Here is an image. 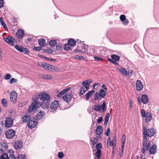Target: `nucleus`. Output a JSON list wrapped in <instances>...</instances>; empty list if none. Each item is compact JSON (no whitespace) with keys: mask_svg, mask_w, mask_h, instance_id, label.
I'll use <instances>...</instances> for the list:
<instances>
[{"mask_svg":"<svg viewBox=\"0 0 159 159\" xmlns=\"http://www.w3.org/2000/svg\"><path fill=\"white\" fill-rule=\"evenodd\" d=\"M40 98L41 95L39 94H36L33 96V102L30 106H29L28 110V111L29 113H30L34 109L38 108L37 105L38 104L39 100L40 99Z\"/></svg>","mask_w":159,"mask_h":159,"instance_id":"f257e3e1","label":"nucleus"},{"mask_svg":"<svg viewBox=\"0 0 159 159\" xmlns=\"http://www.w3.org/2000/svg\"><path fill=\"white\" fill-rule=\"evenodd\" d=\"M143 138H146V139H148L147 136L149 137H152L154 136L155 134L154 129L153 128L147 129L146 127H143Z\"/></svg>","mask_w":159,"mask_h":159,"instance_id":"f03ea898","label":"nucleus"},{"mask_svg":"<svg viewBox=\"0 0 159 159\" xmlns=\"http://www.w3.org/2000/svg\"><path fill=\"white\" fill-rule=\"evenodd\" d=\"M143 146L141 152L144 154L146 152L148 151L151 145V142L146 138H143L142 141Z\"/></svg>","mask_w":159,"mask_h":159,"instance_id":"7ed1b4c3","label":"nucleus"},{"mask_svg":"<svg viewBox=\"0 0 159 159\" xmlns=\"http://www.w3.org/2000/svg\"><path fill=\"white\" fill-rule=\"evenodd\" d=\"M142 117H145V121L147 122H149L151 121L152 118L151 114L150 112L145 113V110L142 109L141 111Z\"/></svg>","mask_w":159,"mask_h":159,"instance_id":"20e7f679","label":"nucleus"},{"mask_svg":"<svg viewBox=\"0 0 159 159\" xmlns=\"http://www.w3.org/2000/svg\"><path fill=\"white\" fill-rule=\"evenodd\" d=\"M106 103L103 102L102 106L101 105H96L94 106L93 109L96 111H99L102 110V112H105L106 111Z\"/></svg>","mask_w":159,"mask_h":159,"instance_id":"39448f33","label":"nucleus"},{"mask_svg":"<svg viewBox=\"0 0 159 159\" xmlns=\"http://www.w3.org/2000/svg\"><path fill=\"white\" fill-rule=\"evenodd\" d=\"M138 101L139 105L142 103L144 104H147L148 101V98L147 95L145 94H142L141 99L139 97L137 98Z\"/></svg>","mask_w":159,"mask_h":159,"instance_id":"423d86ee","label":"nucleus"},{"mask_svg":"<svg viewBox=\"0 0 159 159\" xmlns=\"http://www.w3.org/2000/svg\"><path fill=\"white\" fill-rule=\"evenodd\" d=\"M13 119L11 117L6 118L5 120L4 125L6 128L11 127L13 124Z\"/></svg>","mask_w":159,"mask_h":159,"instance_id":"0eeeda50","label":"nucleus"},{"mask_svg":"<svg viewBox=\"0 0 159 159\" xmlns=\"http://www.w3.org/2000/svg\"><path fill=\"white\" fill-rule=\"evenodd\" d=\"M15 48L17 51L21 52H24L25 54H28L29 53L28 49L25 48L23 46H19V45H15Z\"/></svg>","mask_w":159,"mask_h":159,"instance_id":"6e6552de","label":"nucleus"},{"mask_svg":"<svg viewBox=\"0 0 159 159\" xmlns=\"http://www.w3.org/2000/svg\"><path fill=\"white\" fill-rule=\"evenodd\" d=\"M16 134L15 131L13 129H10L5 133L6 137L7 139H10L14 137Z\"/></svg>","mask_w":159,"mask_h":159,"instance_id":"1a4fd4ad","label":"nucleus"},{"mask_svg":"<svg viewBox=\"0 0 159 159\" xmlns=\"http://www.w3.org/2000/svg\"><path fill=\"white\" fill-rule=\"evenodd\" d=\"M17 98V94L15 91H12L11 93L10 94V99L11 102L14 103H16Z\"/></svg>","mask_w":159,"mask_h":159,"instance_id":"9d476101","label":"nucleus"},{"mask_svg":"<svg viewBox=\"0 0 159 159\" xmlns=\"http://www.w3.org/2000/svg\"><path fill=\"white\" fill-rule=\"evenodd\" d=\"M116 136L115 135L113 139L111 142L110 141V147L112 146V154H114L115 153L116 150Z\"/></svg>","mask_w":159,"mask_h":159,"instance_id":"9b49d317","label":"nucleus"},{"mask_svg":"<svg viewBox=\"0 0 159 159\" xmlns=\"http://www.w3.org/2000/svg\"><path fill=\"white\" fill-rule=\"evenodd\" d=\"M4 40L7 43L13 46L16 40L13 37L9 36L7 38H4Z\"/></svg>","mask_w":159,"mask_h":159,"instance_id":"f8f14e48","label":"nucleus"},{"mask_svg":"<svg viewBox=\"0 0 159 159\" xmlns=\"http://www.w3.org/2000/svg\"><path fill=\"white\" fill-rule=\"evenodd\" d=\"M40 95V100L43 101H46L47 102H49L50 96L48 93H43L42 94Z\"/></svg>","mask_w":159,"mask_h":159,"instance_id":"ddd939ff","label":"nucleus"},{"mask_svg":"<svg viewBox=\"0 0 159 159\" xmlns=\"http://www.w3.org/2000/svg\"><path fill=\"white\" fill-rule=\"evenodd\" d=\"M111 57L112 59H110V62L116 65H118L119 64L116 61L119 60L120 57L117 55H113L111 56Z\"/></svg>","mask_w":159,"mask_h":159,"instance_id":"4468645a","label":"nucleus"},{"mask_svg":"<svg viewBox=\"0 0 159 159\" xmlns=\"http://www.w3.org/2000/svg\"><path fill=\"white\" fill-rule=\"evenodd\" d=\"M8 148V146L6 143L4 141L2 142L0 144V152H2L5 151Z\"/></svg>","mask_w":159,"mask_h":159,"instance_id":"2eb2a0df","label":"nucleus"},{"mask_svg":"<svg viewBox=\"0 0 159 159\" xmlns=\"http://www.w3.org/2000/svg\"><path fill=\"white\" fill-rule=\"evenodd\" d=\"M92 81L91 79H89L84 81L82 83L83 87L86 89V90H88L89 89V84L92 83Z\"/></svg>","mask_w":159,"mask_h":159,"instance_id":"dca6fc26","label":"nucleus"},{"mask_svg":"<svg viewBox=\"0 0 159 159\" xmlns=\"http://www.w3.org/2000/svg\"><path fill=\"white\" fill-rule=\"evenodd\" d=\"M71 98L72 96L71 95V93H69L65 94L62 97L64 101L66 103H68L70 102Z\"/></svg>","mask_w":159,"mask_h":159,"instance_id":"f3484780","label":"nucleus"},{"mask_svg":"<svg viewBox=\"0 0 159 159\" xmlns=\"http://www.w3.org/2000/svg\"><path fill=\"white\" fill-rule=\"evenodd\" d=\"M37 124V122L35 121L30 119L27 125L29 128L32 129Z\"/></svg>","mask_w":159,"mask_h":159,"instance_id":"a211bd4d","label":"nucleus"},{"mask_svg":"<svg viewBox=\"0 0 159 159\" xmlns=\"http://www.w3.org/2000/svg\"><path fill=\"white\" fill-rule=\"evenodd\" d=\"M120 20L122 22L123 24L125 25H127L129 22L127 19H126L125 16L124 15H121L120 16Z\"/></svg>","mask_w":159,"mask_h":159,"instance_id":"6ab92c4d","label":"nucleus"},{"mask_svg":"<svg viewBox=\"0 0 159 159\" xmlns=\"http://www.w3.org/2000/svg\"><path fill=\"white\" fill-rule=\"evenodd\" d=\"M136 87L137 90L141 91L143 88V85L140 80H137L136 84Z\"/></svg>","mask_w":159,"mask_h":159,"instance_id":"aec40b11","label":"nucleus"},{"mask_svg":"<svg viewBox=\"0 0 159 159\" xmlns=\"http://www.w3.org/2000/svg\"><path fill=\"white\" fill-rule=\"evenodd\" d=\"M59 105V101L55 100L52 102L50 105V107L51 109H57Z\"/></svg>","mask_w":159,"mask_h":159,"instance_id":"412c9836","label":"nucleus"},{"mask_svg":"<svg viewBox=\"0 0 159 159\" xmlns=\"http://www.w3.org/2000/svg\"><path fill=\"white\" fill-rule=\"evenodd\" d=\"M23 143L20 140L16 141L14 145V148L17 149L21 148L23 146Z\"/></svg>","mask_w":159,"mask_h":159,"instance_id":"4be33fe9","label":"nucleus"},{"mask_svg":"<svg viewBox=\"0 0 159 159\" xmlns=\"http://www.w3.org/2000/svg\"><path fill=\"white\" fill-rule=\"evenodd\" d=\"M9 159H16V158L13 154H11L9 156ZM18 159H27V158L25 155L20 154L18 155Z\"/></svg>","mask_w":159,"mask_h":159,"instance_id":"5701e85b","label":"nucleus"},{"mask_svg":"<svg viewBox=\"0 0 159 159\" xmlns=\"http://www.w3.org/2000/svg\"><path fill=\"white\" fill-rule=\"evenodd\" d=\"M40 66H42L44 68L51 71L52 65L49 64H47L44 62L41 63Z\"/></svg>","mask_w":159,"mask_h":159,"instance_id":"b1692460","label":"nucleus"},{"mask_svg":"<svg viewBox=\"0 0 159 159\" xmlns=\"http://www.w3.org/2000/svg\"><path fill=\"white\" fill-rule=\"evenodd\" d=\"M39 77L41 78H42L44 80H50L52 79V75L50 74H40L39 75Z\"/></svg>","mask_w":159,"mask_h":159,"instance_id":"393cba45","label":"nucleus"},{"mask_svg":"<svg viewBox=\"0 0 159 159\" xmlns=\"http://www.w3.org/2000/svg\"><path fill=\"white\" fill-rule=\"evenodd\" d=\"M49 102H47L46 103H44V102L42 103H40V102H39L38 105L37 107H39V105L41 106L42 107V108L43 109H45L48 108L49 107Z\"/></svg>","mask_w":159,"mask_h":159,"instance_id":"a878e982","label":"nucleus"},{"mask_svg":"<svg viewBox=\"0 0 159 159\" xmlns=\"http://www.w3.org/2000/svg\"><path fill=\"white\" fill-rule=\"evenodd\" d=\"M157 150V147L155 145H152L150 147L149 150L150 154H154L156 153Z\"/></svg>","mask_w":159,"mask_h":159,"instance_id":"bb28decb","label":"nucleus"},{"mask_svg":"<svg viewBox=\"0 0 159 159\" xmlns=\"http://www.w3.org/2000/svg\"><path fill=\"white\" fill-rule=\"evenodd\" d=\"M103 131V128L101 125L97 126L96 130V132L97 135H100Z\"/></svg>","mask_w":159,"mask_h":159,"instance_id":"cd10ccee","label":"nucleus"},{"mask_svg":"<svg viewBox=\"0 0 159 159\" xmlns=\"http://www.w3.org/2000/svg\"><path fill=\"white\" fill-rule=\"evenodd\" d=\"M45 113L43 111L40 110L39 112V113L37 114L36 117L38 120L42 119L44 116Z\"/></svg>","mask_w":159,"mask_h":159,"instance_id":"c85d7f7f","label":"nucleus"},{"mask_svg":"<svg viewBox=\"0 0 159 159\" xmlns=\"http://www.w3.org/2000/svg\"><path fill=\"white\" fill-rule=\"evenodd\" d=\"M17 36L20 38H22L24 35V32L22 30H19L16 33Z\"/></svg>","mask_w":159,"mask_h":159,"instance_id":"c756f323","label":"nucleus"},{"mask_svg":"<svg viewBox=\"0 0 159 159\" xmlns=\"http://www.w3.org/2000/svg\"><path fill=\"white\" fill-rule=\"evenodd\" d=\"M39 44L41 47L45 46L46 45V43L45 39H40L38 40Z\"/></svg>","mask_w":159,"mask_h":159,"instance_id":"7c9ffc66","label":"nucleus"},{"mask_svg":"<svg viewBox=\"0 0 159 159\" xmlns=\"http://www.w3.org/2000/svg\"><path fill=\"white\" fill-rule=\"evenodd\" d=\"M94 92L95 91L93 90L86 93L85 95L86 100V101L89 100L90 97L91 96Z\"/></svg>","mask_w":159,"mask_h":159,"instance_id":"2f4dec72","label":"nucleus"},{"mask_svg":"<svg viewBox=\"0 0 159 159\" xmlns=\"http://www.w3.org/2000/svg\"><path fill=\"white\" fill-rule=\"evenodd\" d=\"M117 70L124 76H126L127 75V71L122 68H117Z\"/></svg>","mask_w":159,"mask_h":159,"instance_id":"473e14b6","label":"nucleus"},{"mask_svg":"<svg viewBox=\"0 0 159 159\" xmlns=\"http://www.w3.org/2000/svg\"><path fill=\"white\" fill-rule=\"evenodd\" d=\"M30 119V116H24L21 117L22 122L24 123L28 122Z\"/></svg>","mask_w":159,"mask_h":159,"instance_id":"72a5a7b5","label":"nucleus"},{"mask_svg":"<svg viewBox=\"0 0 159 159\" xmlns=\"http://www.w3.org/2000/svg\"><path fill=\"white\" fill-rule=\"evenodd\" d=\"M0 22L1 25L3 26L4 29L6 30H7L8 28L7 26L5 23L4 20L3 18L2 17H1L0 18Z\"/></svg>","mask_w":159,"mask_h":159,"instance_id":"f704fd0d","label":"nucleus"},{"mask_svg":"<svg viewBox=\"0 0 159 159\" xmlns=\"http://www.w3.org/2000/svg\"><path fill=\"white\" fill-rule=\"evenodd\" d=\"M67 43L71 46L74 47L76 45V41L73 39H71L68 41Z\"/></svg>","mask_w":159,"mask_h":159,"instance_id":"c9c22d12","label":"nucleus"},{"mask_svg":"<svg viewBox=\"0 0 159 159\" xmlns=\"http://www.w3.org/2000/svg\"><path fill=\"white\" fill-rule=\"evenodd\" d=\"M49 44L51 47H55L57 44V41L56 40H51L49 42Z\"/></svg>","mask_w":159,"mask_h":159,"instance_id":"e433bc0d","label":"nucleus"},{"mask_svg":"<svg viewBox=\"0 0 159 159\" xmlns=\"http://www.w3.org/2000/svg\"><path fill=\"white\" fill-rule=\"evenodd\" d=\"M0 159H9V157L8 156L7 153H3L1 156L0 157Z\"/></svg>","mask_w":159,"mask_h":159,"instance_id":"4c0bfd02","label":"nucleus"},{"mask_svg":"<svg viewBox=\"0 0 159 159\" xmlns=\"http://www.w3.org/2000/svg\"><path fill=\"white\" fill-rule=\"evenodd\" d=\"M51 71L53 72H58L60 71V69L58 67L52 65Z\"/></svg>","mask_w":159,"mask_h":159,"instance_id":"58836bf2","label":"nucleus"},{"mask_svg":"<svg viewBox=\"0 0 159 159\" xmlns=\"http://www.w3.org/2000/svg\"><path fill=\"white\" fill-rule=\"evenodd\" d=\"M109 113H107V114L105 117V120L104 123V125H106L108 122L109 119Z\"/></svg>","mask_w":159,"mask_h":159,"instance_id":"ea45409f","label":"nucleus"},{"mask_svg":"<svg viewBox=\"0 0 159 159\" xmlns=\"http://www.w3.org/2000/svg\"><path fill=\"white\" fill-rule=\"evenodd\" d=\"M87 90H86V89H85V88L83 87L80 91L79 93L80 96H81L82 95H83Z\"/></svg>","mask_w":159,"mask_h":159,"instance_id":"a19ab883","label":"nucleus"},{"mask_svg":"<svg viewBox=\"0 0 159 159\" xmlns=\"http://www.w3.org/2000/svg\"><path fill=\"white\" fill-rule=\"evenodd\" d=\"M101 97L100 94L98 93H96L94 96V100H98L99 99H100Z\"/></svg>","mask_w":159,"mask_h":159,"instance_id":"79ce46f5","label":"nucleus"},{"mask_svg":"<svg viewBox=\"0 0 159 159\" xmlns=\"http://www.w3.org/2000/svg\"><path fill=\"white\" fill-rule=\"evenodd\" d=\"M99 94L101 98H103L106 95V93L103 89H101L100 91Z\"/></svg>","mask_w":159,"mask_h":159,"instance_id":"37998d69","label":"nucleus"},{"mask_svg":"<svg viewBox=\"0 0 159 159\" xmlns=\"http://www.w3.org/2000/svg\"><path fill=\"white\" fill-rule=\"evenodd\" d=\"M1 102L2 105L5 107H6L7 106V100L4 98L2 99Z\"/></svg>","mask_w":159,"mask_h":159,"instance_id":"c03bdc74","label":"nucleus"},{"mask_svg":"<svg viewBox=\"0 0 159 159\" xmlns=\"http://www.w3.org/2000/svg\"><path fill=\"white\" fill-rule=\"evenodd\" d=\"M101 155V151L97 150V152H95V156L98 158H99Z\"/></svg>","mask_w":159,"mask_h":159,"instance_id":"a18cd8bd","label":"nucleus"},{"mask_svg":"<svg viewBox=\"0 0 159 159\" xmlns=\"http://www.w3.org/2000/svg\"><path fill=\"white\" fill-rule=\"evenodd\" d=\"M96 147L97 150L101 151V149L102 148V144L101 143H98L96 144Z\"/></svg>","mask_w":159,"mask_h":159,"instance_id":"49530a36","label":"nucleus"},{"mask_svg":"<svg viewBox=\"0 0 159 159\" xmlns=\"http://www.w3.org/2000/svg\"><path fill=\"white\" fill-rule=\"evenodd\" d=\"M71 46L67 43V44H65V45L64 49L65 50H69L70 49Z\"/></svg>","mask_w":159,"mask_h":159,"instance_id":"de8ad7c7","label":"nucleus"},{"mask_svg":"<svg viewBox=\"0 0 159 159\" xmlns=\"http://www.w3.org/2000/svg\"><path fill=\"white\" fill-rule=\"evenodd\" d=\"M127 75L128 76L129 78H130L131 75L133 74V70H128L127 72Z\"/></svg>","mask_w":159,"mask_h":159,"instance_id":"09e8293b","label":"nucleus"},{"mask_svg":"<svg viewBox=\"0 0 159 159\" xmlns=\"http://www.w3.org/2000/svg\"><path fill=\"white\" fill-rule=\"evenodd\" d=\"M74 58L76 59L80 60L82 59L84 60V58L82 56H79L78 55H76L75 56Z\"/></svg>","mask_w":159,"mask_h":159,"instance_id":"8fccbe9b","label":"nucleus"},{"mask_svg":"<svg viewBox=\"0 0 159 159\" xmlns=\"http://www.w3.org/2000/svg\"><path fill=\"white\" fill-rule=\"evenodd\" d=\"M11 77V75L9 73H7L4 76V79L6 80H9Z\"/></svg>","mask_w":159,"mask_h":159,"instance_id":"3c124183","label":"nucleus"},{"mask_svg":"<svg viewBox=\"0 0 159 159\" xmlns=\"http://www.w3.org/2000/svg\"><path fill=\"white\" fill-rule=\"evenodd\" d=\"M64 154L62 152H60L58 154V157L60 159H61L63 157Z\"/></svg>","mask_w":159,"mask_h":159,"instance_id":"603ef678","label":"nucleus"},{"mask_svg":"<svg viewBox=\"0 0 159 159\" xmlns=\"http://www.w3.org/2000/svg\"><path fill=\"white\" fill-rule=\"evenodd\" d=\"M33 49L34 51H41L42 50V48L41 47H34L33 48Z\"/></svg>","mask_w":159,"mask_h":159,"instance_id":"864d4df0","label":"nucleus"},{"mask_svg":"<svg viewBox=\"0 0 159 159\" xmlns=\"http://www.w3.org/2000/svg\"><path fill=\"white\" fill-rule=\"evenodd\" d=\"M98 50L100 51V53L101 54H104V50L103 49V48L102 47H100L98 48Z\"/></svg>","mask_w":159,"mask_h":159,"instance_id":"5fc2aeb1","label":"nucleus"},{"mask_svg":"<svg viewBox=\"0 0 159 159\" xmlns=\"http://www.w3.org/2000/svg\"><path fill=\"white\" fill-rule=\"evenodd\" d=\"M94 58L95 60L96 61H102V60L101 58L98 57H94Z\"/></svg>","mask_w":159,"mask_h":159,"instance_id":"6e6d98bb","label":"nucleus"},{"mask_svg":"<svg viewBox=\"0 0 159 159\" xmlns=\"http://www.w3.org/2000/svg\"><path fill=\"white\" fill-rule=\"evenodd\" d=\"M133 105L132 101V99H129V108L131 109Z\"/></svg>","mask_w":159,"mask_h":159,"instance_id":"4d7b16f0","label":"nucleus"},{"mask_svg":"<svg viewBox=\"0 0 159 159\" xmlns=\"http://www.w3.org/2000/svg\"><path fill=\"white\" fill-rule=\"evenodd\" d=\"M17 81V80H16V79L12 78L11 79L10 81V83L11 84H12L13 82L16 83Z\"/></svg>","mask_w":159,"mask_h":159,"instance_id":"13d9d810","label":"nucleus"},{"mask_svg":"<svg viewBox=\"0 0 159 159\" xmlns=\"http://www.w3.org/2000/svg\"><path fill=\"white\" fill-rule=\"evenodd\" d=\"M46 52L48 54H51L53 53V51L51 49H48L47 50Z\"/></svg>","mask_w":159,"mask_h":159,"instance_id":"bf43d9fd","label":"nucleus"},{"mask_svg":"<svg viewBox=\"0 0 159 159\" xmlns=\"http://www.w3.org/2000/svg\"><path fill=\"white\" fill-rule=\"evenodd\" d=\"M70 89V87H68L65 89H64L62 90V91L64 93H65L66 92L68 91Z\"/></svg>","mask_w":159,"mask_h":159,"instance_id":"052dcab7","label":"nucleus"},{"mask_svg":"<svg viewBox=\"0 0 159 159\" xmlns=\"http://www.w3.org/2000/svg\"><path fill=\"white\" fill-rule=\"evenodd\" d=\"M61 46L60 45H57L56 46V49L57 50H60L61 49Z\"/></svg>","mask_w":159,"mask_h":159,"instance_id":"680f3d73","label":"nucleus"},{"mask_svg":"<svg viewBox=\"0 0 159 159\" xmlns=\"http://www.w3.org/2000/svg\"><path fill=\"white\" fill-rule=\"evenodd\" d=\"M4 6V1L3 0H0V8Z\"/></svg>","mask_w":159,"mask_h":159,"instance_id":"e2e57ef3","label":"nucleus"},{"mask_svg":"<svg viewBox=\"0 0 159 159\" xmlns=\"http://www.w3.org/2000/svg\"><path fill=\"white\" fill-rule=\"evenodd\" d=\"M90 141L92 143V148H93V147H94L95 145L97 143V142L94 141L93 140H90Z\"/></svg>","mask_w":159,"mask_h":159,"instance_id":"0e129e2a","label":"nucleus"},{"mask_svg":"<svg viewBox=\"0 0 159 159\" xmlns=\"http://www.w3.org/2000/svg\"><path fill=\"white\" fill-rule=\"evenodd\" d=\"M125 136L124 134H123L122 136V138L121 139V142H124V143L125 142Z\"/></svg>","mask_w":159,"mask_h":159,"instance_id":"69168bd1","label":"nucleus"},{"mask_svg":"<svg viewBox=\"0 0 159 159\" xmlns=\"http://www.w3.org/2000/svg\"><path fill=\"white\" fill-rule=\"evenodd\" d=\"M102 119L103 118L102 117H99L97 119V122L98 123H100L102 121Z\"/></svg>","mask_w":159,"mask_h":159,"instance_id":"338daca9","label":"nucleus"},{"mask_svg":"<svg viewBox=\"0 0 159 159\" xmlns=\"http://www.w3.org/2000/svg\"><path fill=\"white\" fill-rule=\"evenodd\" d=\"M64 94V93H63V92L62 91L57 95V97H61Z\"/></svg>","mask_w":159,"mask_h":159,"instance_id":"774afa93","label":"nucleus"}]
</instances>
